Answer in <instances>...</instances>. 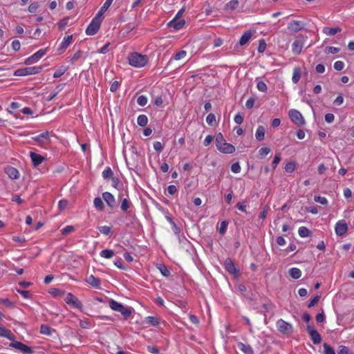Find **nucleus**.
<instances>
[{
    "label": "nucleus",
    "instance_id": "nucleus-1",
    "mask_svg": "<svg viewBox=\"0 0 354 354\" xmlns=\"http://www.w3.org/2000/svg\"><path fill=\"white\" fill-rule=\"evenodd\" d=\"M128 60L131 66L136 68H141L148 63L149 58L147 55L134 52L129 55Z\"/></svg>",
    "mask_w": 354,
    "mask_h": 354
},
{
    "label": "nucleus",
    "instance_id": "nucleus-2",
    "mask_svg": "<svg viewBox=\"0 0 354 354\" xmlns=\"http://www.w3.org/2000/svg\"><path fill=\"white\" fill-rule=\"evenodd\" d=\"M53 132L45 131L36 136L32 137V140L35 141L37 145L41 147L46 148L50 143V136Z\"/></svg>",
    "mask_w": 354,
    "mask_h": 354
},
{
    "label": "nucleus",
    "instance_id": "nucleus-3",
    "mask_svg": "<svg viewBox=\"0 0 354 354\" xmlns=\"http://www.w3.org/2000/svg\"><path fill=\"white\" fill-rule=\"evenodd\" d=\"M42 66H30L21 68L16 70L14 73L15 76H26L29 75H34L40 73Z\"/></svg>",
    "mask_w": 354,
    "mask_h": 354
},
{
    "label": "nucleus",
    "instance_id": "nucleus-4",
    "mask_svg": "<svg viewBox=\"0 0 354 354\" xmlns=\"http://www.w3.org/2000/svg\"><path fill=\"white\" fill-rule=\"evenodd\" d=\"M276 326L278 330L285 335H290L293 331L292 326L282 319L276 322Z\"/></svg>",
    "mask_w": 354,
    "mask_h": 354
},
{
    "label": "nucleus",
    "instance_id": "nucleus-5",
    "mask_svg": "<svg viewBox=\"0 0 354 354\" xmlns=\"http://www.w3.org/2000/svg\"><path fill=\"white\" fill-rule=\"evenodd\" d=\"M288 116L290 120L297 126H304L306 124L302 114L296 109H290L288 112Z\"/></svg>",
    "mask_w": 354,
    "mask_h": 354
},
{
    "label": "nucleus",
    "instance_id": "nucleus-6",
    "mask_svg": "<svg viewBox=\"0 0 354 354\" xmlns=\"http://www.w3.org/2000/svg\"><path fill=\"white\" fill-rule=\"evenodd\" d=\"M102 23V19L95 16L91 21V22L88 24V27L86 30V33L87 35H95L100 28V25Z\"/></svg>",
    "mask_w": 354,
    "mask_h": 354
},
{
    "label": "nucleus",
    "instance_id": "nucleus-7",
    "mask_svg": "<svg viewBox=\"0 0 354 354\" xmlns=\"http://www.w3.org/2000/svg\"><path fill=\"white\" fill-rule=\"evenodd\" d=\"M11 341L12 342L9 345L10 347L14 348L24 354H32L33 353L31 347L21 342L15 340V338Z\"/></svg>",
    "mask_w": 354,
    "mask_h": 354
},
{
    "label": "nucleus",
    "instance_id": "nucleus-8",
    "mask_svg": "<svg viewBox=\"0 0 354 354\" xmlns=\"http://www.w3.org/2000/svg\"><path fill=\"white\" fill-rule=\"evenodd\" d=\"M307 39L306 36L301 34L297 35L296 39L294 41L292 45V51L295 55H299L301 52L304 43Z\"/></svg>",
    "mask_w": 354,
    "mask_h": 354
},
{
    "label": "nucleus",
    "instance_id": "nucleus-9",
    "mask_svg": "<svg viewBox=\"0 0 354 354\" xmlns=\"http://www.w3.org/2000/svg\"><path fill=\"white\" fill-rule=\"evenodd\" d=\"M64 301L67 304L72 306L73 308L80 310L83 308V305L78 299V298L71 292L66 295Z\"/></svg>",
    "mask_w": 354,
    "mask_h": 354
},
{
    "label": "nucleus",
    "instance_id": "nucleus-10",
    "mask_svg": "<svg viewBox=\"0 0 354 354\" xmlns=\"http://www.w3.org/2000/svg\"><path fill=\"white\" fill-rule=\"evenodd\" d=\"M306 330L314 344H318L322 342V337L320 334L313 326L308 325Z\"/></svg>",
    "mask_w": 354,
    "mask_h": 354
},
{
    "label": "nucleus",
    "instance_id": "nucleus-11",
    "mask_svg": "<svg viewBox=\"0 0 354 354\" xmlns=\"http://www.w3.org/2000/svg\"><path fill=\"white\" fill-rule=\"evenodd\" d=\"M335 233L337 236H342L344 235L348 230V225L344 220L338 221L335 227Z\"/></svg>",
    "mask_w": 354,
    "mask_h": 354
},
{
    "label": "nucleus",
    "instance_id": "nucleus-12",
    "mask_svg": "<svg viewBox=\"0 0 354 354\" xmlns=\"http://www.w3.org/2000/svg\"><path fill=\"white\" fill-rule=\"evenodd\" d=\"M305 24L301 21L294 20L288 25V29L294 33H296L305 28Z\"/></svg>",
    "mask_w": 354,
    "mask_h": 354
},
{
    "label": "nucleus",
    "instance_id": "nucleus-13",
    "mask_svg": "<svg viewBox=\"0 0 354 354\" xmlns=\"http://www.w3.org/2000/svg\"><path fill=\"white\" fill-rule=\"evenodd\" d=\"M46 53V49H40L25 60V64L28 65L37 62Z\"/></svg>",
    "mask_w": 354,
    "mask_h": 354
},
{
    "label": "nucleus",
    "instance_id": "nucleus-14",
    "mask_svg": "<svg viewBox=\"0 0 354 354\" xmlns=\"http://www.w3.org/2000/svg\"><path fill=\"white\" fill-rule=\"evenodd\" d=\"M217 149L223 153H233L235 151V147L226 142L218 145Z\"/></svg>",
    "mask_w": 354,
    "mask_h": 354
},
{
    "label": "nucleus",
    "instance_id": "nucleus-15",
    "mask_svg": "<svg viewBox=\"0 0 354 354\" xmlns=\"http://www.w3.org/2000/svg\"><path fill=\"white\" fill-rule=\"evenodd\" d=\"M224 267L225 270L232 274H236L239 272V270L236 268L234 262L230 258L225 260Z\"/></svg>",
    "mask_w": 354,
    "mask_h": 354
},
{
    "label": "nucleus",
    "instance_id": "nucleus-16",
    "mask_svg": "<svg viewBox=\"0 0 354 354\" xmlns=\"http://www.w3.org/2000/svg\"><path fill=\"white\" fill-rule=\"evenodd\" d=\"M185 25V19H173L167 24L168 27L174 28L176 30L181 29Z\"/></svg>",
    "mask_w": 354,
    "mask_h": 354
},
{
    "label": "nucleus",
    "instance_id": "nucleus-17",
    "mask_svg": "<svg viewBox=\"0 0 354 354\" xmlns=\"http://www.w3.org/2000/svg\"><path fill=\"white\" fill-rule=\"evenodd\" d=\"M102 198L111 208H113L115 203V197L110 192H106L102 194Z\"/></svg>",
    "mask_w": 354,
    "mask_h": 354
},
{
    "label": "nucleus",
    "instance_id": "nucleus-18",
    "mask_svg": "<svg viewBox=\"0 0 354 354\" xmlns=\"http://www.w3.org/2000/svg\"><path fill=\"white\" fill-rule=\"evenodd\" d=\"M5 172L9 176V178H10L11 179L15 180V179L19 178V171L16 168H15L12 166H7L5 168Z\"/></svg>",
    "mask_w": 354,
    "mask_h": 354
},
{
    "label": "nucleus",
    "instance_id": "nucleus-19",
    "mask_svg": "<svg viewBox=\"0 0 354 354\" xmlns=\"http://www.w3.org/2000/svg\"><path fill=\"white\" fill-rule=\"evenodd\" d=\"M0 337H6L9 340H13L15 338V335L10 330L7 329L2 326H0Z\"/></svg>",
    "mask_w": 354,
    "mask_h": 354
},
{
    "label": "nucleus",
    "instance_id": "nucleus-20",
    "mask_svg": "<svg viewBox=\"0 0 354 354\" xmlns=\"http://www.w3.org/2000/svg\"><path fill=\"white\" fill-rule=\"evenodd\" d=\"M30 156L31 158L32 164L35 167L39 166V165H41L42 163V162L44 160V158L43 156H41V155L37 154V153H36L35 152H32L31 151L30 153Z\"/></svg>",
    "mask_w": 354,
    "mask_h": 354
},
{
    "label": "nucleus",
    "instance_id": "nucleus-21",
    "mask_svg": "<svg viewBox=\"0 0 354 354\" xmlns=\"http://www.w3.org/2000/svg\"><path fill=\"white\" fill-rule=\"evenodd\" d=\"M86 282L94 288H99L100 286V279L93 274L86 277Z\"/></svg>",
    "mask_w": 354,
    "mask_h": 354
},
{
    "label": "nucleus",
    "instance_id": "nucleus-22",
    "mask_svg": "<svg viewBox=\"0 0 354 354\" xmlns=\"http://www.w3.org/2000/svg\"><path fill=\"white\" fill-rule=\"evenodd\" d=\"M238 348L245 354H254L252 348L249 344H245L243 342L237 344Z\"/></svg>",
    "mask_w": 354,
    "mask_h": 354
},
{
    "label": "nucleus",
    "instance_id": "nucleus-23",
    "mask_svg": "<svg viewBox=\"0 0 354 354\" xmlns=\"http://www.w3.org/2000/svg\"><path fill=\"white\" fill-rule=\"evenodd\" d=\"M252 35V33L251 30L245 31L239 40V44L240 46H244L245 44H246L251 39Z\"/></svg>",
    "mask_w": 354,
    "mask_h": 354
},
{
    "label": "nucleus",
    "instance_id": "nucleus-24",
    "mask_svg": "<svg viewBox=\"0 0 354 354\" xmlns=\"http://www.w3.org/2000/svg\"><path fill=\"white\" fill-rule=\"evenodd\" d=\"M266 129L263 126H259L255 133V138L258 141L264 140Z\"/></svg>",
    "mask_w": 354,
    "mask_h": 354
},
{
    "label": "nucleus",
    "instance_id": "nucleus-25",
    "mask_svg": "<svg viewBox=\"0 0 354 354\" xmlns=\"http://www.w3.org/2000/svg\"><path fill=\"white\" fill-rule=\"evenodd\" d=\"M73 35H68L65 37L60 44V46L58 48V51H62L68 48V46L71 44L72 41Z\"/></svg>",
    "mask_w": 354,
    "mask_h": 354
},
{
    "label": "nucleus",
    "instance_id": "nucleus-26",
    "mask_svg": "<svg viewBox=\"0 0 354 354\" xmlns=\"http://www.w3.org/2000/svg\"><path fill=\"white\" fill-rule=\"evenodd\" d=\"M145 322L152 326H158L160 324V319L157 317L148 316L145 318Z\"/></svg>",
    "mask_w": 354,
    "mask_h": 354
},
{
    "label": "nucleus",
    "instance_id": "nucleus-27",
    "mask_svg": "<svg viewBox=\"0 0 354 354\" xmlns=\"http://www.w3.org/2000/svg\"><path fill=\"white\" fill-rule=\"evenodd\" d=\"M56 330L48 325L42 324L40 327V333L43 335H52L53 333H55Z\"/></svg>",
    "mask_w": 354,
    "mask_h": 354
},
{
    "label": "nucleus",
    "instance_id": "nucleus-28",
    "mask_svg": "<svg viewBox=\"0 0 354 354\" xmlns=\"http://www.w3.org/2000/svg\"><path fill=\"white\" fill-rule=\"evenodd\" d=\"M113 0H106L103 6L100 8V11L96 15L97 17H100L109 9Z\"/></svg>",
    "mask_w": 354,
    "mask_h": 354
},
{
    "label": "nucleus",
    "instance_id": "nucleus-29",
    "mask_svg": "<svg viewBox=\"0 0 354 354\" xmlns=\"http://www.w3.org/2000/svg\"><path fill=\"white\" fill-rule=\"evenodd\" d=\"M288 273L290 276L294 279H297L300 278L301 276V271L300 269L297 268H290L288 271Z\"/></svg>",
    "mask_w": 354,
    "mask_h": 354
},
{
    "label": "nucleus",
    "instance_id": "nucleus-30",
    "mask_svg": "<svg viewBox=\"0 0 354 354\" xmlns=\"http://www.w3.org/2000/svg\"><path fill=\"white\" fill-rule=\"evenodd\" d=\"M299 236L302 238L308 237L311 235L310 230L305 226H301L298 230Z\"/></svg>",
    "mask_w": 354,
    "mask_h": 354
},
{
    "label": "nucleus",
    "instance_id": "nucleus-31",
    "mask_svg": "<svg viewBox=\"0 0 354 354\" xmlns=\"http://www.w3.org/2000/svg\"><path fill=\"white\" fill-rule=\"evenodd\" d=\"M118 312H120L123 315L124 319H127L132 314L131 308L123 305L121 306Z\"/></svg>",
    "mask_w": 354,
    "mask_h": 354
},
{
    "label": "nucleus",
    "instance_id": "nucleus-32",
    "mask_svg": "<svg viewBox=\"0 0 354 354\" xmlns=\"http://www.w3.org/2000/svg\"><path fill=\"white\" fill-rule=\"evenodd\" d=\"M115 253L112 250L104 249L100 252L101 257L104 259H111L114 256Z\"/></svg>",
    "mask_w": 354,
    "mask_h": 354
},
{
    "label": "nucleus",
    "instance_id": "nucleus-33",
    "mask_svg": "<svg viewBox=\"0 0 354 354\" xmlns=\"http://www.w3.org/2000/svg\"><path fill=\"white\" fill-rule=\"evenodd\" d=\"M323 32L327 35H335L337 32H341V28L339 27L337 28H324Z\"/></svg>",
    "mask_w": 354,
    "mask_h": 354
},
{
    "label": "nucleus",
    "instance_id": "nucleus-34",
    "mask_svg": "<svg viewBox=\"0 0 354 354\" xmlns=\"http://www.w3.org/2000/svg\"><path fill=\"white\" fill-rule=\"evenodd\" d=\"M239 4V2L238 0H232L228 2L225 6V10H233L237 8Z\"/></svg>",
    "mask_w": 354,
    "mask_h": 354
},
{
    "label": "nucleus",
    "instance_id": "nucleus-35",
    "mask_svg": "<svg viewBox=\"0 0 354 354\" xmlns=\"http://www.w3.org/2000/svg\"><path fill=\"white\" fill-rule=\"evenodd\" d=\"M94 207L100 211H102L104 208V203L100 197H96L93 201Z\"/></svg>",
    "mask_w": 354,
    "mask_h": 354
},
{
    "label": "nucleus",
    "instance_id": "nucleus-36",
    "mask_svg": "<svg viewBox=\"0 0 354 354\" xmlns=\"http://www.w3.org/2000/svg\"><path fill=\"white\" fill-rule=\"evenodd\" d=\"M138 124L140 127H145L148 123V118L146 115H140L137 118Z\"/></svg>",
    "mask_w": 354,
    "mask_h": 354
},
{
    "label": "nucleus",
    "instance_id": "nucleus-37",
    "mask_svg": "<svg viewBox=\"0 0 354 354\" xmlns=\"http://www.w3.org/2000/svg\"><path fill=\"white\" fill-rule=\"evenodd\" d=\"M122 304L111 299L109 301V307L114 311L118 312Z\"/></svg>",
    "mask_w": 354,
    "mask_h": 354
},
{
    "label": "nucleus",
    "instance_id": "nucleus-38",
    "mask_svg": "<svg viewBox=\"0 0 354 354\" xmlns=\"http://www.w3.org/2000/svg\"><path fill=\"white\" fill-rule=\"evenodd\" d=\"M300 78H301V69L299 67L295 68L293 71L292 80L293 82L297 83L299 82Z\"/></svg>",
    "mask_w": 354,
    "mask_h": 354
},
{
    "label": "nucleus",
    "instance_id": "nucleus-39",
    "mask_svg": "<svg viewBox=\"0 0 354 354\" xmlns=\"http://www.w3.org/2000/svg\"><path fill=\"white\" fill-rule=\"evenodd\" d=\"M270 149L269 147H261L258 152V157L261 159L265 158L270 152Z\"/></svg>",
    "mask_w": 354,
    "mask_h": 354
},
{
    "label": "nucleus",
    "instance_id": "nucleus-40",
    "mask_svg": "<svg viewBox=\"0 0 354 354\" xmlns=\"http://www.w3.org/2000/svg\"><path fill=\"white\" fill-rule=\"evenodd\" d=\"M113 173L111 167H106L104 170L102 171V177L104 179H107L109 178H113Z\"/></svg>",
    "mask_w": 354,
    "mask_h": 354
},
{
    "label": "nucleus",
    "instance_id": "nucleus-41",
    "mask_svg": "<svg viewBox=\"0 0 354 354\" xmlns=\"http://www.w3.org/2000/svg\"><path fill=\"white\" fill-rule=\"evenodd\" d=\"M67 70V68L64 66H62L61 67H59L58 69H57L54 74H53V77L55 78H57V77H61L62 75L64 74V73Z\"/></svg>",
    "mask_w": 354,
    "mask_h": 354
},
{
    "label": "nucleus",
    "instance_id": "nucleus-42",
    "mask_svg": "<svg viewBox=\"0 0 354 354\" xmlns=\"http://www.w3.org/2000/svg\"><path fill=\"white\" fill-rule=\"evenodd\" d=\"M207 123L210 126H214L216 124V116L214 113H209L206 118Z\"/></svg>",
    "mask_w": 354,
    "mask_h": 354
},
{
    "label": "nucleus",
    "instance_id": "nucleus-43",
    "mask_svg": "<svg viewBox=\"0 0 354 354\" xmlns=\"http://www.w3.org/2000/svg\"><path fill=\"white\" fill-rule=\"evenodd\" d=\"M324 352L323 354H335V351L333 348L326 343L323 344Z\"/></svg>",
    "mask_w": 354,
    "mask_h": 354
},
{
    "label": "nucleus",
    "instance_id": "nucleus-44",
    "mask_svg": "<svg viewBox=\"0 0 354 354\" xmlns=\"http://www.w3.org/2000/svg\"><path fill=\"white\" fill-rule=\"evenodd\" d=\"M100 233L104 235H109L111 232V227L109 226L104 225L98 227Z\"/></svg>",
    "mask_w": 354,
    "mask_h": 354
},
{
    "label": "nucleus",
    "instance_id": "nucleus-45",
    "mask_svg": "<svg viewBox=\"0 0 354 354\" xmlns=\"http://www.w3.org/2000/svg\"><path fill=\"white\" fill-rule=\"evenodd\" d=\"M296 168V165L294 162H288V163H286V166H285V170L286 171L288 172V173H292L295 171Z\"/></svg>",
    "mask_w": 354,
    "mask_h": 354
},
{
    "label": "nucleus",
    "instance_id": "nucleus-46",
    "mask_svg": "<svg viewBox=\"0 0 354 354\" xmlns=\"http://www.w3.org/2000/svg\"><path fill=\"white\" fill-rule=\"evenodd\" d=\"M227 225H228V222L226 221H222L221 223H220V227H219V229H218V232L221 234H224L226 231H227Z\"/></svg>",
    "mask_w": 354,
    "mask_h": 354
},
{
    "label": "nucleus",
    "instance_id": "nucleus-47",
    "mask_svg": "<svg viewBox=\"0 0 354 354\" xmlns=\"http://www.w3.org/2000/svg\"><path fill=\"white\" fill-rule=\"evenodd\" d=\"M281 154L279 153H277L274 157V159L272 162V166L273 169H275L279 162L281 161Z\"/></svg>",
    "mask_w": 354,
    "mask_h": 354
},
{
    "label": "nucleus",
    "instance_id": "nucleus-48",
    "mask_svg": "<svg viewBox=\"0 0 354 354\" xmlns=\"http://www.w3.org/2000/svg\"><path fill=\"white\" fill-rule=\"evenodd\" d=\"M314 201L316 203H319L322 205H327L328 204V200L326 197L321 196H315Z\"/></svg>",
    "mask_w": 354,
    "mask_h": 354
},
{
    "label": "nucleus",
    "instance_id": "nucleus-49",
    "mask_svg": "<svg viewBox=\"0 0 354 354\" xmlns=\"http://www.w3.org/2000/svg\"><path fill=\"white\" fill-rule=\"evenodd\" d=\"M267 44L263 39L259 40L258 52L261 53H263L266 49Z\"/></svg>",
    "mask_w": 354,
    "mask_h": 354
},
{
    "label": "nucleus",
    "instance_id": "nucleus-50",
    "mask_svg": "<svg viewBox=\"0 0 354 354\" xmlns=\"http://www.w3.org/2000/svg\"><path fill=\"white\" fill-rule=\"evenodd\" d=\"M74 231V227L73 225H66L62 229L61 232L63 235H67Z\"/></svg>",
    "mask_w": 354,
    "mask_h": 354
},
{
    "label": "nucleus",
    "instance_id": "nucleus-51",
    "mask_svg": "<svg viewBox=\"0 0 354 354\" xmlns=\"http://www.w3.org/2000/svg\"><path fill=\"white\" fill-rule=\"evenodd\" d=\"M129 207H130L129 201L127 198L122 199L121 205H120L121 209L123 212H126L129 208Z\"/></svg>",
    "mask_w": 354,
    "mask_h": 354
},
{
    "label": "nucleus",
    "instance_id": "nucleus-52",
    "mask_svg": "<svg viewBox=\"0 0 354 354\" xmlns=\"http://www.w3.org/2000/svg\"><path fill=\"white\" fill-rule=\"evenodd\" d=\"M161 274L165 277H169L170 275V271L165 265H160L158 268Z\"/></svg>",
    "mask_w": 354,
    "mask_h": 354
},
{
    "label": "nucleus",
    "instance_id": "nucleus-53",
    "mask_svg": "<svg viewBox=\"0 0 354 354\" xmlns=\"http://www.w3.org/2000/svg\"><path fill=\"white\" fill-rule=\"evenodd\" d=\"M186 55H187V52L185 50H182L176 53L174 55L173 58L176 60H180V59L184 58L186 56Z\"/></svg>",
    "mask_w": 354,
    "mask_h": 354
},
{
    "label": "nucleus",
    "instance_id": "nucleus-54",
    "mask_svg": "<svg viewBox=\"0 0 354 354\" xmlns=\"http://www.w3.org/2000/svg\"><path fill=\"white\" fill-rule=\"evenodd\" d=\"M68 17H64L58 22L57 26L59 30L64 29V28L68 24Z\"/></svg>",
    "mask_w": 354,
    "mask_h": 354
},
{
    "label": "nucleus",
    "instance_id": "nucleus-55",
    "mask_svg": "<svg viewBox=\"0 0 354 354\" xmlns=\"http://www.w3.org/2000/svg\"><path fill=\"white\" fill-rule=\"evenodd\" d=\"M137 102L140 106H144L147 103V98L144 95H140L138 97Z\"/></svg>",
    "mask_w": 354,
    "mask_h": 354
},
{
    "label": "nucleus",
    "instance_id": "nucleus-56",
    "mask_svg": "<svg viewBox=\"0 0 354 354\" xmlns=\"http://www.w3.org/2000/svg\"><path fill=\"white\" fill-rule=\"evenodd\" d=\"M319 299H320V297L319 295L315 296L313 298H312L310 300V301L308 303V308H312L314 306H315L318 303Z\"/></svg>",
    "mask_w": 354,
    "mask_h": 354
},
{
    "label": "nucleus",
    "instance_id": "nucleus-57",
    "mask_svg": "<svg viewBox=\"0 0 354 354\" xmlns=\"http://www.w3.org/2000/svg\"><path fill=\"white\" fill-rule=\"evenodd\" d=\"M17 292L19 293L24 299H29L30 297V292L17 288Z\"/></svg>",
    "mask_w": 354,
    "mask_h": 354
},
{
    "label": "nucleus",
    "instance_id": "nucleus-58",
    "mask_svg": "<svg viewBox=\"0 0 354 354\" xmlns=\"http://www.w3.org/2000/svg\"><path fill=\"white\" fill-rule=\"evenodd\" d=\"M231 170L234 174L239 173L241 171V166L239 163L238 162L233 163L231 166Z\"/></svg>",
    "mask_w": 354,
    "mask_h": 354
},
{
    "label": "nucleus",
    "instance_id": "nucleus-59",
    "mask_svg": "<svg viewBox=\"0 0 354 354\" xmlns=\"http://www.w3.org/2000/svg\"><path fill=\"white\" fill-rule=\"evenodd\" d=\"M225 139L223 136V135L219 133L216 135V147H218V145H221L222 143L225 142Z\"/></svg>",
    "mask_w": 354,
    "mask_h": 354
},
{
    "label": "nucleus",
    "instance_id": "nucleus-60",
    "mask_svg": "<svg viewBox=\"0 0 354 354\" xmlns=\"http://www.w3.org/2000/svg\"><path fill=\"white\" fill-rule=\"evenodd\" d=\"M344 67V63L342 61H337L334 64V68L336 71H342Z\"/></svg>",
    "mask_w": 354,
    "mask_h": 354
},
{
    "label": "nucleus",
    "instance_id": "nucleus-61",
    "mask_svg": "<svg viewBox=\"0 0 354 354\" xmlns=\"http://www.w3.org/2000/svg\"><path fill=\"white\" fill-rule=\"evenodd\" d=\"M38 7H39L38 3L37 2H34L29 5V6L28 8V12H30L31 13H34L36 12Z\"/></svg>",
    "mask_w": 354,
    "mask_h": 354
},
{
    "label": "nucleus",
    "instance_id": "nucleus-62",
    "mask_svg": "<svg viewBox=\"0 0 354 354\" xmlns=\"http://www.w3.org/2000/svg\"><path fill=\"white\" fill-rule=\"evenodd\" d=\"M234 120L238 124H242L243 122V115L241 113H238L234 116Z\"/></svg>",
    "mask_w": 354,
    "mask_h": 354
},
{
    "label": "nucleus",
    "instance_id": "nucleus-63",
    "mask_svg": "<svg viewBox=\"0 0 354 354\" xmlns=\"http://www.w3.org/2000/svg\"><path fill=\"white\" fill-rule=\"evenodd\" d=\"M337 353L338 354H350L348 348L345 346H339Z\"/></svg>",
    "mask_w": 354,
    "mask_h": 354
},
{
    "label": "nucleus",
    "instance_id": "nucleus-64",
    "mask_svg": "<svg viewBox=\"0 0 354 354\" xmlns=\"http://www.w3.org/2000/svg\"><path fill=\"white\" fill-rule=\"evenodd\" d=\"M147 351L152 354H159L160 350L155 346H148Z\"/></svg>",
    "mask_w": 354,
    "mask_h": 354
}]
</instances>
